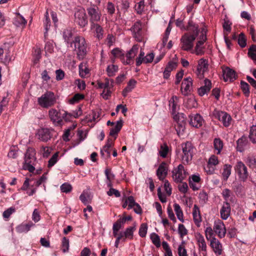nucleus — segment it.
Here are the masks:
<instances>
[{
  "label": "nucleus",
  "mask_w": 256,
  "mask_h": 256,
  "mask_svg": "<svg viewBox=\"0 0 256 256\" xmlns=\"http://www.w3.org/2000/svg\"><path fill=\"white\" fill-rule=\"evenodd\" d=\"M186 30L188 32L184 34L182 36L180 48L184 50L189 51L192 50L194 46V42L199 32L198 26L192 21L189 20Z\"/></svg>",
  "instance_id": "f257e3e1"
},
{
  "label": "nucleus",
  "mask_w": 256,
  "mask_h": 256,
  "mask_svg": "<svg viewBox=\"0 0 256 256\" xmlns=\"http://www.w3.org/2000/svg\"><path fill=\"white\" fill-rule=\"evenodd\" d=\"M36 150L34 148H29L27 149L22 164V168L27 170L30 172H34L35 170V166L36 158Z\"/></svg>",
  "instance_id": "f03ea898"
},
{
  "label": "nucleus",
  "mask_w": 256,
  "mask_h": 256,
  "mask_svg": "<svg viewBox=\"0 0 256 256\" xmlns=\"http://www.w3.org/2000/svg\"><path fill=\"white\" fill-rule=\"evenodd\" d=\"M72 44L78 58L83 59L87 52L85 38L81 36H76L71 43V44Z\"/></svg>",
  "instance_id": "7ed1b4c3"
},
{
  "label": "nucleus",
  "mask_w": 256,
  "mask_h": 256,
  "mask_svg": "<svg viewBox=\"0 0 256 256\" xmlns=\"http://www.w3.org/2000/svg\"><path fill=\"white\" fill-rule=\"evenodd\" d=\"M38 104L44 108H48L54 105L56 98L53 92L48 91L38 98Z\"/></svg>",
  "instance_id": "20e7f679"
},
{
  "label": "nucleus",
  "mask_w": 256,
  "mask_h": 256,
  "mask_svg": "<svg viewBox=\"0 0 256 256\" xmlns=\"http://www.w3.org/2000/svg\"><path fill=\"white\" fill-rule=\"evenodd\" d=\"M234 170L239 180L245 182L248 176V172L246 166L242 162L238 161L234 166Z\"/></svg>",
  "instance_id": "39448f33"
},
{
  "label": "nucleus",
  "mask_w": 256,
  "mask_h": 256,
  "mask_svg": "<svg viewBox=\"0 0 256 256\" xmlns=\"http://www.w3.org/2000/svg\"><path fill=\"white\" fill-rule=\"evenodd\" d=\"M182 150V160L183 163H188L192 160L194 147L191 142H187L181 144Z\"/></svg>",
  "instance_id": "423d86ee"
},
{
  "label": "nucleus",
  "mask_w": 256,
  "mask_h": 256,
  "mask_svg": "<svg viewBox=\"0 0 256 256\" xmlns=\"http://www.w3.org/2000/svg\"><path fill=\"white\" fill-rule=\"evenodd\" d=\"M138 50V46L135 44L126 53L124 52L122 57L121 62L124 65H130L134 62V58L137 54Z\"/></svg>",
  "instance_id": "0eeeda50"
},
{
  "label": "nucleus",
  "mask_w": 256,
  "mask_h": 256,
  "mask_svg": "<svg viewBox=\"0 0 256 256\" xmlns=\"http://www.w3.org/2000/svg\"><path fill=\"white\" fill-rule=\"evenodd\" d=\"M74 22L81 28L84 27L87 25L88 21L84 9L83 8H78L76 10L74 14Z\"/></svg>",
  "instance_id": "6e6552de"
},
{
  "label": "nucleus",
  "mask_w": 256,
  "mask_h": 256,
  "mask_svg": "<svg viewBox=\"0 0 256 256\" xmlns=\"http://www.w3.org/2000/svg\"><path fill=\"white\" fill-rule=\"evenodd\" d=\"M206 40V30L204 28H203L202 30L201 34L199 37L198 40L196 44L194 50L192 52V53L196 54L198 56L204 54V48L203 45Z\"/></svg>",
  "instance_id": "1a4fd4ad"
},
{
  "label": "nucleus",
  "mask_w": 256,
  "mask_h": 256,
  "mask_svg": "<svg viewBox=\"0 0 256 256\" xmlns=\"http://www.w3.org/2000/svg\"><path fill=\"white\" fill-rule=\"evenodd\" d=\"M87 12L90 18V24L99 22L102 17V14L98 8L92 5L87 8Z\"/></svg>",
  "instance_id": "9d476101"
},
{
  "label": "nucleus",
  "mask_w": 256,
  "mask_h": 256,
  "mask_svg": "<svg viewBox=\"0 0 256 256\" xmlns=\"http://www.w3.org/2000/svg\"><path fill=\"white\" fill-rule=\"evenodd\" d=\"M48 114L50 119L55 125L60 124L62 122V119L65 118L66 120L68 119L66 116L70 115L67 112H64L61 116L60 112L56 110L54 108L50 109L48 112Z\"/></svg>",
  "instance_id": "9b49d317"
},
{
  "label": "nucleus",
  "mask_w": 256,
  "mask_h": 256,
  "mask_svg": "<svg viewBox=\"0 0 256 256\" xmlns=\"http://www.w3.org/2000/svg\"><path fill=\"white\" fill-rule=\"evenodd\" d=\"M172 174V178L176 182H182L186 178L187 174L184 166L181 164L173 170Z\"/></svg>",
  "instance_id": "f8f14e48"
},
{
  "label": "nucleus",
  "mask_w": 256,
  "mask_h": 256,
  "mask_svg": "<svg viewBox=\"0 0 256 256\" xmlns=\"http://www.w3.org/2000/svg\"><path fill=\"white\" fill-rule=\"evenodd\" d=\"M213 115L221 122L224 126L227 127L230 125L232 118L226 112L215 110L213 112Z\"/></svg>",
  "instance_id": "ddd939ff"
},
{
  "label": "nucleus",
  "mask_w": 256,
  "mask_h": 256,
  "mask_svg": "<svg viewBox=\"0 0 256 256\" xmlns=\"http://www.w3.org/2000/svg\"><path fill=\"white\" fill-rule=\"evenodd\" d=\"M214 230L215 234L220 238H224L226 236V230L224 222L220 220H217L214 223Z\"/></svg>",
  "instance_id": "4468645a"
},
{
  "label": "nucleus",
  "mask_w": 256,
  "mask_h": 256,
  "mask_svg": "<svg viewBox=\"0 0 256 256\" xmlns=\"http://www.w3.org/2000/svg\"><path fill=\"white\" fill-rule=\"evenodd\" d=\"M210 246L216 256H220L223 252V246L220 242L216 238L210 241Z\"/></svg>",
  "instance_id": "2eb2a0df"
},
{
  "label": "nucleus",
  "mask_w": 256,
  "mask_h": 256,
  "mask_svg": "<svg viewBox=\"0 0 256 256\" xmlns=\"http://www.w3.org/2000/svg\"><path fill=\"white\" fill-rule=\"evenodd\" d=\"M134 36L138 42H140L143 40V34L142 31V25L140 22H136L131 28Z\"/></svg>",
  "instance_id": "dca6fc26"
},
{
  "label": "nucleus",
  "mask_w": 256,
  "mask_h": 256,
  "mask_svg": "<svg viewBox=\"0 0 256 256\" xmlns=\"http://www.w3.org/2000/svg\"><path fill=\"white\" fill-rule=\"evenodd\" d=\"M208 68V61L203 58H200L198 62V66L196 70V74L200 78L204 77V73Z\"/></svg>",
  "instance_id": "f3484780"
},
{
  "label": "nucleus",
  "mask_w": 256,
  "mask_h": 256,
  "mask_svg": "<svg viewBox=\"0 0 256 256\" xmlns=\"http://www.w3.org/2000/svg\"><path fill=\"white\" fill-rule=\"evenodd\" d=\"M192 80L191 78L188 77L185 78L181 85L180 90L182 94L184 96H187L192 90Z\"/></svg>",
  "instance_id": "a211bd4d"
},
{
  "label": "nucleus",
  "mask_w": 256,
  "mask_h": 256,
  "mask_svg": "<svg viewBox=\"0 0 256 256\" xmlns=\"http://www.w3.org/2000/svg\"><path fill=\"white\" fill-rule=\"evenodd\" d=\"M196 238L199 251L202 252L204 256H206L207 254V245L204 236L200 234H198Z\"/></svg>",
  "instance_id": "6ab92c4d"
},
{
  "label": "nucleus",
  "mask_w": 256,
  "mask_h": 256,
  "mask_svg": "<svg viewBox=\"0 0 256 256\" xmlns=\"http://www.w3.org/2000/svg\"><path fill=\"white\" fill-rule=\"evenodd\" d=\"M201 178L198 174L192 175L190 177L189 184L194 190H197L201 187Z\"/></svg>",
  "instance_id": "aec40b11"
},
{
  "label": "nucleus",
  "mask_w": 256,
  "mask_h": 256,
  "mask_svg": "<svg viewBox=\"0 0 256 256\" xmlns=\"http://www.w3.org/2000/svg\"><path fill=\"white\" fill-rule=\"evenodd\" d=\"M36 136L38 139L42 142H47L52 138L50 130L48 128L39 129L37 132Z\"/></svg>",
  "instance_id": "412c9836"
},
{
  "label": "nucleus",
  "mask_w": 256,
  "mask_h": 256,
  "mask_svg": "<svg viewBox=\"0 0 256 256\" xmlns=\"http://www.w3.org/2000/svg\"><path fill=\"white\" fill-rule=\"evenodd\" d=\"M190 124L193 127L199 128L202 125L204 120L198 114L190 116Z\"/></svg>",
  "instance_id": "4be33fe9"
},
{
  "label": "nucleus",
  "mask_w": 256,
  "mask_h": 256,
  "mask_svg": "<svg viewBox=\"0 0 256 256\" xmlns=\"http://www.w3.org/2000/svg\"><path fill=\"white\" fill-rule=\"evenodd\" d=\"M231 208L230 204L228 202H224L220 210V214L221 218L224 220H226L230 216Z\"/></svg>",
  "instance_id": "5701e85b"
},
{
  "label": "nucleus",
  "mask_w": 256,
  "mask_h": 256,
  "mask_svg": "<svg viewBox=\"0 0 256 256\" xmlns=\"http://www.w3.org/2000/svg\"><path fill=\"white\" fill-rule=\"evenodd\" d=\"M192 217L195 224L198 227H200L202 221V216L200 212V210L198 206L194 204L192 208Z\"/></svg>",
  "instance_id": "b1692460"
},
{
  "label": "nucleus",
  "mask_w": 256,
  "mask_h": 256,
  "mask_svg": "<svg viewBox=\"0 0 256 256\" xmlns=\"http://www.w3.org/2000/svg\"><path fill=\"white\" fill-rule=\"evenodd\" d=\"M90 28L97 38L100 40L103 38L104 32L103 28L97 22L90 24Z\"/></svg>",
  "instance_id": "393cba45"
},
{
  "label": "nucleus",
  "mask_w": 256,
  "mask_h": 256,
  "mask_svg": "<svg viewBox=\"0 0 256 256\" xmlns=\"http://www.w3.org/2000/svg\"><path fill=\"white\" fill-rule=\"evenodd\" d=\"M223 77L225 82H232L236 79V72L229 68L223 69Z\"/></svg>",
  "instance_id": "a878e982"
},
{
  "label": "nucleus",
  "mask_w": 256,
  "mask_h": 256,
  "mask_svg": "<svg viewBox=\"0 0 256 256\" xmlns=\"http://www.w3.org/2000/svg\"><path fill=\"white\" fill-rule=\"evenodd\" d=\"M177 66V62L174 61L170 62L166 65L164 72V78L168 79L170 74V72L174 70Z\"/></svg>",
  "instance_id": "bb28decb"
},
{
  "label": "nucleus",
  "mask_w": 256,
  "mask_h": 256,
  "mask_svg": "<svg viewBox=\"0 0 256 256\" xmlns=\"http://www.w3.org/2000/svg\"><path fill=\"white\" fill-rule=\"evenodd\" d=\"M27 22L26 19L20 14H16L13 20V24L17 27L24 28Z\"/></svg>",
  "instance_id": "cd10ccee"
},
{
  "label": "nucleus",
  "mask_w": 256,
  "mask_h": 256,
  "mask_svg": "<svg viewBox=\"0 0 256 256\" xmlns=\"http://www.w3.org/2000/svg\"><path fill=\"white\" fill-rule=\"evenodd\" d=\"M212 88L211 82L208 79L204 80V85L198 89V94L200 96H203L207 94Z\"/></svg>",
  "instance_id": "c85d7f7f"
},
{
  "label": "nucleus",
  "mask_w": 256,
  "mask_h": 256,
  "mask_svg": "<svg viewBox=\"0 0 256 256\" xmlns=\"http://www.w3.org/2000/svg\"><path fill=\"white\" fill-rule=\"evenodd\" d=\"M30 180L28 178H26L23 185L20 188V190L24 191L26 192V194L31 196L34 194L36 191V188H32L30 190H28V187L30 186Z\"/></svg>",
  "instance_id": "c756f323"
},
{
  "label": "nucleus",
  "mask_w": 256,
  "mask_h": 256,
  "mask_svg": "<svg viewBox=\"0 0 256 256\" xmlns=\"http://www.w3.org/2000/svg\"><path fill=\"white\" fill-rule=\"evenodd\" d=\"M79 74L82 78L88 76L90 73V70L86 62H82L79 65Z\"/></svg>",
  "instance_id": "7c9ffc66"
},
{
  "label": "nucleus",
  "mask_w": 256,
  "mask_h": 256,
  "mask_svg": "<svg viewBox=\"0 0 256 256\" xmlns=\"http://www.w3.org/2000/svg\"><path fill=\"white\" fill-rule=\"evenodd\" d=\"M168 169L165 162L162 163L158 166L156 174L160 180H163L167 174Z\"/></svg>",
  "instance_id": "2f4dec72"
},
{
  "label": "nucleus",
  "mask_w": 256,
  "mask_h": 256,
  "mask_svg": "<svg viewBox=\"0 0 256 256\" xmlns=\"http://www.w3.org/2000/svg\"><path fill=\"white\" fill-rule=\"evenodd\" d=\"M34 224L32 222H30L28 224H22L16 228V231L18 233L27 232H28L32 227H33Z\"/></svg>",
  "instance_id": "473e14b6"
},
{
  "label": "nucleus",
  "mask_w": 256,
  "mask_h": 256,
  "mask_svg": "<svg viewBox=\"0 0 256 256\" xmlns=\"http://www.w3.org/2000/svg\"><path fill=\"white\" fill-rule=\"evenodd\" d=\"M178 98L176 96H172L169 100V106L171 108L172 114L176 113L178 109Z\"/></svg>",
  "instance_id": "72a5a7b5"
},
{
  "label": "nucleus",
  "mask_w": 256,
  "mask_h": 256,
  "mask_svg": "<svg viewBox=\"0 0 256 256\" xmlns=\"http://www.w3.org/2000/svg\"><path fill=\"white\" fill-rule=\"evenodd\" d=\"M248 144V140L246 136H242L237 140V150L242 152Z\"/></svg>",
  "instance_id": "f704fd0d"
},
{
  "label": "nucleus",
  "mask_w": 256,
  "mask_h": 256,
  "mask_svg": "<svg viewBox=\"0 0 256 256\" xmlns=\"http://www.w3.org/2000/svg\"><path fill=\"white\" fill-rule=\"evenodd\" d=\"M136 81L134 79H131L128 83L126 87L122 91V95L126 96L136 86Z\"/></svg>",
  "instance_id": "c9c22d12"
},
{
  "label": "nucleus",
  "mask_w": 256,
  "mask_h": 256,
  "mask_svg": "<svg viewBox=\"0 0 256 256\" xmlns=\"http://www.w3.org/2000/svg\"><path fill=\"white\" fill-rule=\"evenodd\" d=\"M136 204L134 198L132 196H129L124 200L122 207L126 208L128 206V210H130L134 208Z\"/></svg>",
  "instance_id": "e433bc0d"
},
{
  "label": "nucleus",
  "mask_w": 256,
  "mask_h": 256,
  "mask_svg": "<svg viewBox=\"0 0 256 256\" xmlns=\"http://www.w3.org/2000/svg\"><path fill=\"white\" fill-rule=\"evenodd\" d=\"M122 121H117L116 124L114 126V127L112 128L110 132V135L112 136H114V138H116V135L118 132L120 131L122 127Z\"/></svg>",
  "instance_id": "4c0bfd02"
},
{
  "label": "nucleus",
  "mask_w": 256,
  "mask_h": 256,
  "mask_svg": "<svg viewBox=\"0 0 256 256\" xmlns=\"http://www.w3.org/2000/svg\"><path fill=\"white\" fill-rule=\"evenodd\" d=\"M174 208L177 218L178 220L183 222H184V214L180 206L178 204L175 203L174 204Z\"/></svg>",
  "instance_id": "58836bf2"
},
{
  "label": "nucleus",
  "mask_w": 256,
  "mask_h": 256,
  "mask_svg": "<svg viewBox=\"0 0 256 256\" xmlns=\"http://www.w3.org/2000/svg\"><path fill=\"white\" fill-rule=\"evenodd\" d=\"M232 166L230 164H224L222 172V176L224 180H227L231 174Z\"/></svg>",
  "instance_id": "ea45409f"
},
{
  "label": "nucleus",
  "mask_w": 256,
  "mask_h": 256,
  "mask_svg": "<svg viewBox=\"0 0 256 256\" xmlns=\"http://www.w3.org/2000/svg\"><path fill=\"white\" fill-rule=\"evenodd\" d=\"M214 228L210 226H207L204 230L205 236L208 241H210L214 238H216L214 236Z\"/></svg>",
  "instance_id": "a19ab883"
},
{
  "label": "nucleus",
  "mask_w": 256,
  "mask_h": 256,
  "mask_svg": "<svg viewBox=\"0 0 256 256\" xmlns=\"http://www.w3.org/2000/svg\"><path fill=\"white\" fill-rule=\"evenodd\" d=\"M80 199L84 204H88L90 202V196L88 191H84L80 196Z\"/></svg>",
  "instance_id": "79ce46f5"
},
{
  "label": "nucleus",
  "mask_w": 256,
  "mask_h": 256,
  "mask_svg": "<svg viewBox=\"0 0 256 256\" xmlns=\"http://www.w3.org/2000/svg\"><path fill=\"white\" fill-rule=\"evenodd\" d=\"M73 36L72 30L71 29H66L63 32V38L64 40V41L67 44L72 43L71 42V39Z\"/></svg>",
  "instance_id": "37998d69"
},
{
  "label": "nucleus",
  "mask_w": 256,
  "mask_h": 256,
  "mask_svg": "<svg viewBox=\"0 0 256 256\" xmlns=\"http://www.w3.org/2000/svg\"><path fill=\"white\" fill-rule=\"evenodd\" d=\"M248 137L252 143L256 144V125L250 126Z\"/></svg>",
  "instance_id": "c03bdc74"
},
{
  "label": "nucleus",
  "mask_w": 256,
  "mask_h": 256,
  "mask_svg": "<svg viewBox=\"0 0 256 256\" xmlns=\"http://www.w3.org/2000/svg\"><path fill=\"white\" fill-rule=\"evenodd\" d=\"M118 70V66L114 64H110L107 66L106 71L109 76H114Z\"/></svg>",
  "instance_id": "a18cd8bd"
},
{
  "label": "nucleus",
  "mask_w": 256,
  "mask_h": 256,
  "mask_svg": "<svg viewBox=\"0 0 256 256\" xmlns=\"http://www.w3.org/2000/svg\"><path fill=\"white\" fill-rule=\"evenodd\" d=\"M248 56L254 62H256V45H252L248 50Z\"/></svg>",
  "instance_id": "49530a36"
},
{
  "label": "nucleus",
  "mask_w": 256,
  "mask_h": 256,
  "mask_svg": "<svg viewBox=\"0 0 256 256\" xmlns=\"http://www.w3.org/2000/svg\"><path fill=\"white\" fill-rule=\"evenodd\" d=\"M84 98V94H76L71 98L69 99L68 102L70 104H74L78 103L80 100H83Z\"/></svg>",
  "instance_id": "de8ad7c7"
},
{
  "label": "nucleus",
  "mask_w": 256,
  "mask_h": 256,
  "mask_svg": "<svg viewBox=\"0 0 256 256\" xmlns=\"http://www.w3.org/2000/svg\"><path fill=\"white\" fill-rule=\"evenodd\" d=\"M214 148L217 150V154H220L223 148V142L220 138H215L214 142Z\"/></svg>",
  "instance_id": "09e8293b"
},
{
  "label": "nucleus",
  "mask_w": 256,
  "mask_h": 256,
  "mask_svg": "<svg viewBox=\"0 0 256 256\" xmlns=\"http://www.w3.org/2000/svg\"><path fill=\"white\" fill-rule=\"evenodd\" d=\"M150 240L154 244L156 248H159L160 246V236L156 233L153 232L150 236Z\"/></svg>",
  "instance_id": "8fccbe9b"
},
{
  "label": "nucleus",
  "mask_w": 256,
  "mask_h": 256,
  "mask_svg": "<svg viewBox=\"0 0 256 256\" xmlns=\"http://www.w3.org/2000/svg\"><path fill=\"white\" fill-rule=\"evenodd\" d=\"M136 228L132 226H130L126 228L124 232L125 237L128 239L132 240L133 238L134 232Z\"/></svg>",
  "instance_id": "3c124183"
},
{
  "label": "nucleus",
  "mask_w": 256,
  "mask_h": 256,
  "mask_svg": "<svg viewBox=\"0 0 256 256\" xmlns=\"http://www.w3.org/2000/svg\"><path fill=\"white\" fill-rule=\"evenodd\" d=\"M162 246L165 251L164 256H173L171 248L166 242H162Z\"/></svg>",
  "instance_id": "603ef678"
},
{
  "label": "nucleus",
  "mask_w": 256,
  "mask_h": 256,
  "mask_svg": "<svg viewBox=\"0 0 256 256\" xmlns=\"http://www.w3.org/2000/svg\"><path fill=\"white\" fill-rule=\"evenodd\" d=\"M112 54L114 56V58H119L122 60V57L123 56L124 52L119 48H115L112 52Z\"/></svg>",
  "instance_id": "864d4df0"
},
{
  "label": "nucleus",
  "mask_w": 256,
  "mask_h": 256,
  "mask_svg": "<svg viewBox=\"0 0 256 256\" xmlns=\"http://www.w3.org/2000/svg\"><path fill=\"white\" fill-rule=\"evenodd\" d=\"M176 130L178 136H182L185 130L184 124L182 122H178L177 125L176 126Z\"/></svg>",
  "instance_id": "5fc2aeb1"
},
{
  "label": "nucleus",
  "mask_w": 256,
  "mask_h": 256,
  "mask_svg": "<svg viewBox=\"0 0 256 256\" xmlns=\"http://www.w3.org/2000/svg\"><path fill=\"white\" fill-rule=\"evenodd\" d=\"M122 225L123 224H122L119 222L118 220L112 226V232L114 236H116L118 235V232L122 228Z\"/></svg>",
  "instance_id": "6e6d98bb"
},
{
  "label": "nucleus",
  "mask_w": 256,
  "mask_h": 256,
  "mask_svg": "<svg viewBox=\"0 0 256 256\" xmlns=\"http://www.w3.org/2000/svg\"><path fill=\"white\" fill-rule=\"evenodd\" d=\"M148 231V226L146 224H142L139 228L138 234L139 235L142 237H145Z\"/></svg>",
  "instance_id": "4d7b16f0"
},
{
  "label": "nucleus",
  "mask_w": 256,
  "mask_h": 256,
  "mask_svg": "<svg viewBox=\"0 0 256 256\" xmlns=\"http://www.w3.org/2000/svg\"><path fill=\"white\" fill-rule=\"evenodd\" d=\"M240 85L241 88L245 96L248 97L250 95V89L248 84L244 82H241Z\"/></svg>",
  "instance_id": "13d9d810"
},
{
  "label": "nucleus",
  "mask_w": 256,
  "mask_h": 256,
  "mask_svg": "<svg viewBox=\"0 0 256 256\" xmlns=\"http://www.w3.org/2000/svg\"><path fill=\"white\" fill-rule=\"evenodd\" d=\"M178 232L180 237L183 238L184 236L187 234L188 230L184 224H179L178 226Z\"/></svg>",
  "instance_id": "bf43d9fd"
},
{
  "label": "nucleus",
  "mask_w": 256,
  "mask_h": 256,
  "mask_svg": "<svg viewBox=\"0 0 256 256\" xmlns=\"http://www.w3.org/2000/svg\"><path fill=\"white\" fill-rule=\"evenodd\" d=\"M44 24L45 28V34H46L50 26V19L48 16V12H46L45 14V20L44 21Z\"/></svg>",
  "instance_id": "052dcab7"
},
{
  "label": "nucleus",
  "mask_w": 256,
  "mask_h": 256,
  "mask_svg": "<svg viewBox=\"0 0 256 256\" xmlns=\"http://www.w3.org/2000/svg\"><path fill=\"white\" fill-rule=\"evenodd\" d=\"M238 44L242 48H244L246 46V38L243 33H240L238 37Z\"/></svg>",
  "instance_id": "680f3d73"
},
{
  "label": "nucleus",
  "mask_w": 256,
  "mask_h": 256,
  "mask_svg": "<svg viewBox=\"0 0 256 256\" xmlns=\"http://www.w3.org/2000/svg\"><path fill=\"white\" fill-rule=\"evenodd\" d=\"M62 250L63 252H66L69 249V240H68L64 237L62 239Z\"/></svg>",
  "instance_id": "e2e57ef3"
},
{
  "label": "nucleus",
  "mask_w": 256,
  "mask_h": 256,
  "mask_svg": "<svg viewBox=\"0 0 256 256\" xmlns=\"http://www.w3.org/2000/svg\"><path fill=\"white\" fill-rule=\"evenodd\" d=\"M60 190L63 192L68 193L72 191V186L70 184L66 182L61 185Z\"/></svg>",
  "instance_id": "0e129e2a"
},
{
  "label": "nucleus",
  "mask_w": 256,
  "mask_h": 256,
  "mask_svg": "<svg viewBox=\"0 0 256 256\" xmlns=\"http://www.w3.org/2000/svg\"><path fill=\"white\" fill-rule=\"evenodd\" d=\"M58 152H56L48 160V167L54 166L58 160Z\"/></svg>",
  "instance_id": "69168bd1"
},
{
  "label": "nucleus",
  "mask_w": 256,
  "mask_h": 256,
  "mask_svg": "<svg viewBox=\"0 0 256 256\" xmlns=\"http://www.w3.org/2000/svg\"><path fill=\"white\" fill-rule=\"evenodd\" d=\"M186 105L188 108H190L196 107L197 105V103L194 98H190L186 102Z\"/></svg>",
  "instance_id": "338daca9"
},
{
  "label": "nucleus",
  "mask_w": 256,
  "mask_h": 256,
  "mask_svg": "<svg viewBox=\"0 0 256 256\" xmlns=\"http://www.w3.org/2000/svg\"><path fill=\"white\" fill-rule=\"evenodd\" d=\"M184 242L180 244L178 247V256H188L186 250L183 245Z\"/></svg>",
  "instance_id": "774afa93"
}]
</instances>
